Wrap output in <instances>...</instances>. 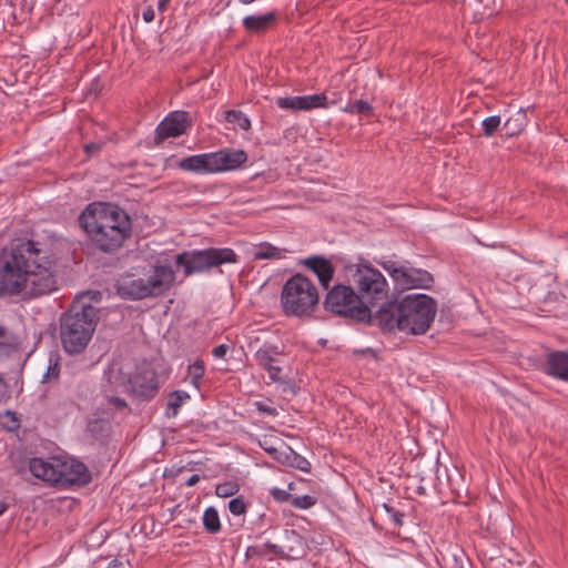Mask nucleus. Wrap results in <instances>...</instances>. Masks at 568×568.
Here are the masks:
<instances>
[{"label":"nucleus","mask_w":568,"mask_h":568,"mask_svg":"<svg viewBox=\"0 0 568 568\" xmlns=\"http://www.w3.org/2000/svg\"><path fill=\"white\" fill-rule=\"evenodd\" d=\"M237 254L229 247H209L184 251L175 256V264L183 268L184 276L206 273L223 264L237 263Z\"/></svg>","instance_id":"nucleus-8"},{"label":"nucleus","mask_w":568,"mask_h":568,"mask_svg":"<svg viewBox=\"0 0 568 568\" xmlns=\"http://www.w3.org/2000/svg\"><path fill=\"white\" fill-rule=\"evenodd\" d=\"M276 460L283 465H287L300 469L302 471H310L311 464L303 456L295 453L291 447L284 446L278 455L276 456Z\"/></svg>","instance_id":"nucleus-19"},{"label":"nucleus","mask_w":568,"mask_h":568,"mask_svg":"<svg viewBox=\"0 0 568 568\" xmlns=\"http://www.w3.org/2000/svg\"><path fill=\"white\" fill-rule=\"evenodd\" d=\"M98 313L91 304L75 301L61 315L59 335L68 354H80L87 348L99 322Z\"/></svg>","instance_id":"nucleus-4"},{"label":"nucleus","mask_w":568,"mask_h":568,"mask_svg":"<svg viewBox=\"0 0 568 568\" xmlns=\"http://www.w3.org/2000/svg\"><path fill=\"white\" fill-rule=\"evenodd\" d=\"M199 481H200V476L197 474H194L186 480V486L192 487V486L196 485Z\"/></svg>","instance_id":"nucleus-51"},{"label":"nucleus","mask_w":568,"mask_h":568,"mask_svg":"<svg viewBox=\"0 0 568 568\" xmlns=\"http://www.w3.org/2000/svg\"><path fill=\"white\" fill-rule=\"evenodd\" d=\"M216 172L233 171L241 168L247 161L244 150L223 149L213 152Z\"/></svg>","instance_id":"nucleus-17"},{"label":"nucleus","mask_w":568,"mask_h":568,"mask_svg":"<svg viewBox=\"0 0 568 568\" xmlns=\"http://www.w3.org/2000/svg\"><path fill=\"white\" fill-rule=\"evenodd\" d=\"M203 527L210 534H217L221 531L222 525L217 510L214 507H207L203 514Z\"/></svg>","instance_id":"nucleus-27"},{"label":"nucleus","mask_w":568,"mask_h":568,"mask_svg":"<svg viewBox=\"0 0 568 568\" xmlns=\"http://www.w3.org/2000/svg\"><path fill=\"white\" fill-rule=\"evenodd\" d=\"M544 372L559 381L568 382V351H552L546 356Z\"/></svg>","instance_id":"nucleus-16"},{"label":"nucleus","mask_w":568,"mask_h":568,"mask_svg":"<svg viewBox=\"0 0 568 568\" xmlns=\"http://www.w3.org/2000/svg\"><path fill=\"white\" fill-rule=\"evenodd\" d=\"M323 306L325 311L351 322L366 325L375 324V315L351 285L336 284L329 288L325 295Z\"/></svg>","instance_id":"nucleus-7"},{"label":"nucleus","mask_w":568,"mask_h":568,"mask_svg":"<svg viewBox=\"0 0 568 568\" xmlns=\"http://www.w3.org/2000/svg\"><path fill=\"white\" fill-rule=\"evenodd\" d=\"M170 0H159L158 10L160 12H164L169 7Z\"/></svg>","instance_id":"nucleus-53"},{"label":"nucleus","mask_w":568,"mask_h":568,"mask_svg":"<svg viewBox=\"0 0 568 568\" xmlns=\"http://www.w3.org/2000/svg\"><path fill=\"white\" fill-rule=\"evenodd\" d=\"M18 352L17 339L14 335L0 325V358H6Z\"/></svg>","instance_id":"nucleus-24"},{"label":"nucleus","mask_w":568,"mask_h":568,"mask_svg":"<svg viewBox=\"0 0 568 568\" xmlns=\"http://www.w3.org/2000/svg\"><path fill=\"white\" fill-rule=\"evenodd\" d=\"M155 18V12H154V9L149 6L144 11H143V20L146 22V23H150L154 20Z\"/></svg>","instance_id":"nucleus-47"},{"label":"nucleus","mask_w":568,"mask_h":568,"mask_svg":"<svg viewBox=\"0 0 568 568\" xmlns=\"http://www.w3.org/2000/svg\"><path fill=\"white\" fill-rule=\"evenodd\" d=\"M92 477L88 469V467L81 462H74L70 466V471L65 473V479L63 484H77V485H87L91 481Z\"/></svg>","instance_id":"nucleus-20"},{"label":"nucleus","mask_w":568,"mask_h":568,"mask_svg":"<svg viewBox=\"0 0 568 568\" xmlns=\"http://www.w3.org/2000/svg\"><path fill=\"white\" fill-rule=\"evenodd\" d=\"M468 566L469 559L465 555L464 550L456 549V551L452 554V564L449 568H467Z\"/></svg>","instance_id":"nucleus-36"},{"label":"nucleus","mask_w":568,"mask_h":568,"mask_svg":"<svg viewBox=\"0 0 568 568\" xmlns=\"http://www.w3.org/2000/svg\"><path fill=\"white\" fill-rule=\"evenodd\" d=\"M92 246L103 253H114L132 233L129 214L111 203L93 202L78 217Z\"/></svg>","instance_id":"nucleus-2"},{"label":"nucleus","mask_w":568,"mask_h":568,"mask_svg":"<svg viewBox=\"0 0 568 568\" xmlns=\"http://www.w3.org/2000/svg\"><path fill=\"white\" fill-rule=\"evenodd\" d=\"M285 252L287 250L263 242L254 247L252 256L254 260H281L284 257Z\"/></svg>","instance_id":"nucleus-21"},{"label":"nucleus","mask_w":568,"mask_h":568,"mask_svg":"<svg viewBox=\"0 0 568 568\" xmlns=\"http://www.w3.org/2000/svg\"><path fill=\"white\" fill-rule=\"evenodd\" d=\"M437 304L426 294H408L399 301H385L375 314L383 332L395 329L410 335L425 334L434 322Z\"/></svg>","instance_id":"nucleus-3"},{"label":"nucleus","mask_w":568,"mask_h":568,"mask_svg":"<svg viewBox=\"0 0 568 568\" xmlns=\"http://www.w3.org/2000/svg\"><path fill=\"white\" fill-rule=\"evenodd\" d=\"M175 282L171 265H155L144 277L125 273L115 282L116 294L129 301L158 297L168 293Z\"/></svg>","instance_id":"nucleus-5"},{"label":"nucleus","mask_w":568,"mask_h":568,"mask_svg":"<svg viewBox=\"0 0 568 568\" xmlns=\"http://www.w3.org/2000/svg\"><path fill=\"white\" fill-rule=\"evenodd\" d=\"M108 403L110 406H112L116 410H122L128 407L126 402L123 398H120L116 396L108 397Z\"/></svg>","instance_id":"nucleus-43"},{"label":"nucleus","mask_w":568,"mask_h":568,"mask_svg":"<svg viewBox=\"0 0 568 568\" xmlns=\"http://www.w3.org/2000/svg\"><path fill=\"white\" fill-rule=\"evenodd\" d=\"M341 110L349 114H357L365 118L374 115V108L372 106V104L361 99L355 100L354 102H348Z\"/></svg>","instance_id":"nucleus-26"},{"label":"nucleus","mask_w":568,"mask_h":568,"mask_svg":"<svg viewBox=\"0 0 568 568\" xmlns=\"http://www.w3.org/2000/svg\"><path fill=\"white\" fill-rule=\"evenodd\" d=\"M274 20V12H268L262 16H247L243 20V26L248 31L261 32L266 30Z\"/></svg>","instance_id":"nucleus-22"},{"label":"nucleus","mask_w":568,"mask_h":568,"mask_svg":"<svg viewBox=\"0 0 568 568\" xmlns=\"http://www.w3.org/2000/svg\"><path fill=\"white\" fill-rule=\"evenodd\" d=\"M108 568H124V564L118 559H113L112 561H110Z\"/></svg>","instance_id":"nucleus-54"},{"label":"nucleus","mask_w":568,"mask_h":568,"mask_svg":"<svg viewBox=\"0 0 568 568\" xmlns=\"http://www.w3.org/2000/svg\"><path fill=\"white\" fill-rule=\"evenodd\" d=\"M568 3V0H565Z\"/></svg>","instance_id":"nucleus-57"},{"label":"nucleus","mask_w":568,"mask_h":568,"mask_svg":"<svg viewBox=\"0 0 568 568\" xmlns=\"http://www.w3.org/2000/svg\"><path fill=\"white\" fill-rule=\"evenodd\" d=\"M529 280H534L535 284L529 287V292H531L536 297H538L539 288L538 285L549 286L551 282H554V276L550 273L539 274L535 276L534 274L529 275Z\"/></svg>","instance_id":"nucleus-33"},{"label":"nucleus","mask_w":568,"mask_h":568,"mask_svg":"<svg viewBox=\"0 0 568 568\" xmlns=\"http://www.w3.org/2000/svg\"><path fill=\"white\" fill-rule=\"evenodd\" d=\"M29 470L34 477L52 484H63L65 479L64 466L59 462L51 463L34 457L29 462Z\"/></svg>","instance_id":"nucleus-13"},{"label":"nucleus","mask_w":568,"mask_h":568,"mask_svg":"<svg viewBox=\"0 0 568 568\" xmlns=\"http://www.w3.org/2000/svg\"><path fill=\"white\" fill-rule=\"evenodd\" d=\"M302 264L317 276L323 288L328 290L335 273V268L329 260L320 255H313L303 260Z\"/></svg>","instance_id":"nucleus-15"},{"label":"nucleus","mask_w":568,"mask_h":568,"mask_svg":"<svg viewBox=\"0 0 568 568\" xmlns=\"http://www.w3.org/2000/svg\"><path fill=\"white\" fill-rule=\"evenodd\" d=\"M266 372L268 373L270 379H272L273 382L281 381L282 368L280 366L272 365V366H270L268 369H266Z\"/></svg>","instance_id":"nucleus-45"},{"label":"nucleus","mask_w":568,"mask_h":568,"mask_svg":"<svg viewBox=\"0 0 568 568\" xmlns=\"http://www.w3.org/2000/svg\"><path fill=\"white\" fill-rule=\"evenodd\" d=\"M240 490V486L235 481H224L215 487V494L219 497L226 498L234 496Z\"/></svg>","instance_id":"nucleus-32"},{"label":"nucleus","mask_w":568,"mask_h":568,"mask_svg":"<svg viewBox=\"0 0 568 568\" xmlns=\"http://www.w3.org/2000/svg\"><path fill=\"white\" fill-rule=\"evenodd\" d=\"M225 119L230 123L237 124L242 130H248L251 128V121L242 111L230 110L226 112Z\"/></svg>","instance_id":"nucleus-31"},{"label":"nucleus","mask_w":568,"mask_h":568,"mask_svg":"<svg viewBox=\"0 0 568 568\" xmlns=\"http://www.w3.org/2000/svg\"><path fill=\"white\" fill-rule=\"evenodd\" d=\"M187 126L186 112L170 113L156 128L155 142L160 143L168 138H175L185 132Z\"/></svg>","instance_id":"nucleus-14"},{"label":"nucleus","mask_w":568,"mask_h":568,"mask_svg":"<svg viewBox=\"0 0 568 568\" xmlns=\"http://www.w3.org/2000/svg\"><path fill=\"white\" fill-rule=\"evenodd\" d=\"M104 145V142H91L84 145V152L90 158L98 154Z\"/></svg>","instance_id":"nucleus-42"},{"label":"nucleus","mask_w":568,"mask_h":568,"mask_svg":"<svg viewBox=\"0 0 568 568\" xmlns=\"http://www.w3.org/2000/svg\"><path fill=\"white\" fill-rule=\"evenodd\" d=\"M375 261L402 290L430 288L434 283V277L428 271L413 267L407 261L404 264L386 258Z\"/></svg>","instance_id":"nucleus-10"},{"label":"nucleus","mask_w":568,"mask_h":568,"mask_svg":"<svg viewBox=\"0 0 568 568\" xmlns=\"http://www.w3.org/2000/svg\"><path fill=\"white\" fill-rule=\"evenodd\" d=\"M205 372V365L202 359H196L193 364L187 367V373L191 378V384L196 388H200L201 379Z\"/></svg>","instance_id":"nucleus-29"},{"label":"nucleus","mask_w":568,"mask_h":568,"mask_svg":"<svg viewBox=\"0 0 568 568\" xmlns=\"http://www.w3.org/2000/svg\"><path fill=\"white\" fill-rule=\"evenodd\" d=\"M318 292L314 283L301 273L291 276L281 292V306L287 316L310 317L318 306Z\"/></svg>","instance_id":"nucleus-6"},{"label":"nucleus","mask_w":568,"mask_h":568,"mask_svg":"<svg viewBox=\"0 0 568 568\" xmlns=\"http://www.w3.org/2000/svg\"><path fill=\"white\" fill-rule=\"evenodd\" d=\"M280 354L281 352L276 345L265 344L255 353V359L257 364L266 371L275 362L274 356Z\"/></svg>","instance_id":"nucleus-25"},{"label":"nucleus","mask_w":568,"mask_h":568,"mask_svg":"<svg viewBox=\"0 0 568 568\" xmlns=\"http://www.w3.org/2000/svg\"><path fill=\"white\" fill-rule=\"evenodd\" d=\"M266 556L265 554V547H262V545H253L248 546L245 551L246 559L250 558H262Z\"/></svg>","instance_id":"nucleus-40"},{"label":"nucleus","mask_w":568,"mask_h":568,"mask_svg":"<svg viewBox=\"0 0 568 568\" xmlns=\"http://www.w3.org/2000/svg\"><path fill=\"white\" fill-rule=\"evenodd\" d=\"M229 351V346L225 344H221L213 348L212 354L216 358H223Z\"/></svg>","instance_id":"nucleus-46"},{"label":"nucleus","mask_w":568,"mask_h":568,"mask_svg":"<svg viewBox=\"0 0 568 568\" xmlns=\"http://www.w3.org/2000/svg\"><path fill=\"white\" fill-rule=\"evenodd\" d=\"M499 551H501L500 556L506 557L509 562H513L511 554H514V550L511 548L506 549L499 546Z\"/></svg>","instance_id":"nucleus-50"},{"label":"nucleus","mask_w":568,"mask_h":568,"mask_svg":"<svg viewBox=\"0 0 568 568\" xmlns=\"http://www.w3.org/2000/svg\"><path fill=\"white\" fill-rule=\"evenodd\" d=\"M382 508L386 511L387 515H389L395 527L403 526L404 516H405L403 513H400L399 510L395 509L393 506L385 504V503L382 505Z\"/></svg>","instance_id":"nucleus-37"},{"label":"nucleus","mask_w":568,"mask_h":568,"mask_svg":"<svg viewBox=\"0 0 568 568\" xmlns=\"http://www.w3.org/2000/svg\"><path fill=\"white\" fill-rule=\"evenodd\" d=\"M190 399V395L185 390H173L168 395L165 416L176 417L179 409L185 400Z\"/></svg>","instance_id":"nucleus-23"},{"label":"nucleus","mask_w":568,"mask_h":568,"mask_svg":"<svg viewBox=\"0 0 568 568\" xmlns=\"http://www.w3.org/2000/svg\"><path fill=\"white\" fill-rule=\"evenodd\" d=\"M483 128L487 136L497 132V115H491L483 121Z\"/></svg>","instance_id":"nucleus-38"},{"label":"nucleus","mask_w":568,"mask_h":568,"mask_svg":"<svg viewBox=\"0 0 568 568\" xmlns=\"http://www.w3.org/2000/svg\"><path fill=\"white\" fill-rule=\"evenodd\" d=\"M213 152L190 155L180 160L178 166L183 171L197 174L216 173Z\"/></svg>","instance_id":"nucleus-18"},{"label":"nucleus","mask_w":568,"mask_h":568,"mask_svg":"<svg viewBox=\"0 0 568 568\" xmlns=\"http://www.w3.org/2000/svg\"><path fill=\"white\" fill-rule=\"evenodd\" d=\"M271 495L273 496V498L276 500V501H280V503H284V501H290L292 500V495L284 490V489H280V488H273L271 490Z\"/></svg>","instance_id":"nucleus-41"},{"label":"nucleus","mask_w":568,"mask_h":568,"mask_svg":"<svg viewBox=\"0 0 568 568\" xmlns=\"http://www.w3.org/2000/svg\"><path fill=\"white\" fill-rule=\"evenodd\" d=\"M353 278L357 287V295L369 308L387 300L389 293L387 280L369 262L355 265Z\"/></svg>","instance_id":"nucleus-9"},{"label":"nucleus","mask_w":568,"mask_h":568,"mask_svg":"<svg viewBox=\"0 0 568 568\" xmlns=\"http://www.w3.org/2000/svg\"><path fill=\"white\" fill-rule=\"evenodd\" d=\"M483 565L485 568H494V557L486 558V554H484Z\"/></svg>","instance_id":"nucleus-52"},{"label":"nucleus","mask_w":568,"mask_h":568,"mask_svg":"<svg viewBox=\"0 0 568 568\" xmlns=\"http://www.w3.org/2000/svg\"><path fill=\"white\" fill-rule=\"evenodd\" d=\"M315 503H316V499L310 495H303V496H297V497L292 496V500H291V505L298 509H308L313 505H315Z\"/></svg>","instance_id":"nucleus-35"},{"label":"nucleus","mask_w":568,"mask_h":568,"mask_svg":"<svg viewBox=\"0 0 568 568\" xmlns=\"http://www.w3.org/2000/svg\"><path fill=\"white\" fill-rule=\"evenodd\" d=\"M7 390H8V385L4 381V378L2 377V375L0 374V402H2L3 397L7 394Z\"/></svg>","instance_id":"nucleus-49"},{"label":"nucleus","mask_w":568,"mask_h":568,"mask_svg":"<svg viewBox=\"0 0 568 568\" xmlns=\"http://www.w3.org/2000/svg\"><path fill=\"white\" fill-rule=\"evenodd\" d=\"M526 115L521 111V108H518L515 118H508L504 124V130L506 135L513 136L519 133L525 125Z\"/></svg>","instance_id":"nucleus-28"},{"label":"nucleus","mask_w":568,"mask_h":568,"mask_svg":"<svg viewBox=\"0 0 568 568\" xmlns=\"http://www.w3.org/2000/svg\"><path fill=\"white\" fill-rule=\"evenodd\" d=\"M8 509V504L0 501V516Z\"/></svg>","instance_id":"nucleus-56"},{"label":"nucleus","mask_w":568,"mask_h":568,"mask_svg":"<svg viewBox=\"0 0 568 568\" xmlns=\"http://www.w3.org/2000/svg\"><path fill=\"white\" fill-rule=\"evenodd\" d=\"M334 103H336V100H329L328 95L325 93L276 99L278 108L293 111H308L315 108H327L329 104Z\"/></svg>","instance_id":"nucleus-12"},{"label":"nucleus","mask_w":568,"mask_h":568,"mask_svg":"<svg viewBox=\"0 0 568 568\" xmlns=\"http://www.w3.org/2000/svg\"><path fill=\"white\" fill-rule=\"evenodd\" d=\"M263 447V449L270 454L275 460H276V456L278 455V452L282 450V448H276V447H273V446H264V445H261Z\"/></svg>","instance_id":"nucleus-48"},{"label":"nucleus","mask_w":568,"mask_h":568,"mask_svg":"<svg viewBox=\"0 0 568 568\" xmlns=\"http://www.w3.org/2000/svg\"><path fill=\"white\" fill-rule=\"evenodd\" d=\"M59 375H60L59 356L50 355L49 366H48L45 373L43 374L41 382L42 383H51L53 381H57L59 378Z\"/></svg>","instance_id":"nucleus-30"},{"label":"nucleus","mask_w":568,"mask_h":568,"mask_svg":"<svg viewBox=\"0 0 568 568\" xmlns=\"http://www.w3.org/2000/svg\"><path fill=\"white\" fill-rule=\"evenodd\" d=\"M156 372L150 365H141L128 379L126 392L139 400H150L159 392Z\"/></svg>","instance_id":"nucleus-11"},{"label":"nucleus","mask_w":568,"mask_h":568,"mask_svg":"<svg viewBox=\"0 0 568 568\" xmlns=\"http://www.w3.org/2000/svg\"><path fill=\"white\" fill-rule=\"evenodd\" d=\"M99 425V422L98 420H94V422H90L89 425H88V429L90 432H94L97 430V426Z\"/></svg>","instance_id":"nucleus-55"},{"label":"nucleus","mask_w":568,"mask_h":568,"mask_svg":"<svg viewBox=\"0 0 568 568\" xmlns=\"http://www.w3.org/2000/svg\"><path fill=\"white\" fill-rule=\"evenodd\" d=\"M247 504L243 496L235 497L229 501V510L234 516H241L245 514Z\"/></svg>","instance_id":"nucleus-34"},{"label":"nucleus","mask_w":568,"mask_h":568,"mask_svg":"<svg viewBox=\"0 0 568 568\" xmlns=\"http://www.w3.org/2000/svg\"><path fill=\"white\" fill-rule=\"evenodd\" d=\"M55 258L43 243L31 240L12 241L0 254V296L26 291L31 297L57 290L52 272Z\"/></svg>","instance_id":"nucleus-1"},{"label":"nucleus","mask_w":568,"mask_h":568,"mask_svg":"<svg viewBox=\"0 0 568 568\" xmlns=\"http://www.w3.org/2000/svg\"><path fill=\"white\" fill-rule=\"evenodd\" d=\"M255 406L257 408L258 412L261 413H265V414H268L271 416H275L277 415V410L275 407H272V406H268L262 402H256L255 403Z\"/></svg>","instance_id":"nucleus-44"},{"label":"nucleus","mask_w":568,"mask_h":568,"mask_svg":"<svg viewBox=\"0 0 568 568\" xmlns=\"http://www.w3.org/2000/svg\"><path fill=\"white\" fill-rule=\"evenodd\" d=\"M262 547H265V554L271 552L272 555L281 558L290 557L288 555L285 554L282 547L271 541L265 542L264 545H262Z\"/></svg>","instance_id":"nucleus-39"}]
</instances>
